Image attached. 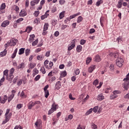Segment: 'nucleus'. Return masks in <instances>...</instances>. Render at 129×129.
<instances>
[{"mask_svg": "<svg viewBox=\"0 0 129 129\" xmlns=\"http://www.w3.org/2000/svg\"><path fill=\"white\" fill-rule=\"evenodd\" d=\"M48 28H49V23H45L43 27V30H44V31H47Z\"/></svg>", "mask_w": 129, "mask_h": 129, "instance_id": "34", "label": "nucleus"}, {"mask_svg": "<svg viewBox=\"0 0 129 129\" xmlns=\"http://www.w3.org/2000/svg\"><path fill=\"white\" fill-rule=\"evenodd\" d=\"M81 45H84L86 43V40L84 39H81L80 41Z\"/></svg>", "mask_w": 129, "mask_h": 129, "instance_id": "60", "label": "nucleus"}, {"mask_svg": "<svg viewBox=\"0 0 129 129\" xmlns=\"http://www.w3.org/2000/svg\"><path fill=\"white\" fill-rule=\"evenodd\" d=\"M102 111V109L101 108H99L98 106H95L93 108H90L87 112L86 113H91V112H92V111H93V112H94L95 113H96V112H98L99 113H100V112H101V111Z\"/></svg>", "mask_w": 129, "mask_h": 129, "instance_id": "3", "label": "nucleus"}, {"mask_svg": "<svg viewBox=\"0 0 129 129\" xmlns=\"http://www.w3.org/2000/svg\"><path fill=\"white\" fill-rule=\"evenodd\" d=\"M36 64L35 62H30L28 66L29 67V69H31V70H32V69H33V68H35V67H36Z\"/></svg>", "mask_w": 129, "mask_h": 129, "instance_id": "23", "label": "nucleus"}, {"mask_svg": "<svg viewBox=\"0 0 129 129\" xmlns=\"http://www.w3.org/2000/svg\"><path fill=\"white\" fill-rule=\"evenodd\" d=\"M33 30V27L31 26H28L25 30V32H27V33H31V31Z\"/></svg>", "mask_w": 129, "mask_h": 129, "instance_id": "31", "label": "nucleus"}, {"mask_svg": "<svg viewBox=\"0 0 129 129\" xmlns=\"http://www.w3.org/2000/svg\"><path fill=\"white\" fill-rule=\"evenodd\" d=\"M38 42H39V40L38 39H36L34 41H33L32 43V46H36L37 44H38Z\"/></svg>", "mask_w": 129, "mask_h": 129, "instance_id": "53", "label": "nucleus"}, {"mask_svg": "<svg viewBox=\"0 0 129 129\" xmlns=\"http://www.w3.org/2000/svg\"><path fill=\"white\" fill-rule=\"evenodd\" d=\"M9 25H10V21H9V20L4 21L2 23L1 27H2V28H6V27H7Z\"/></svg>", "mask_w": 129, "mask_h": 129, "instance_id": "11", "label": "nucleus"}, {"mask_svg": "<svg viewBox=\"0 0 129 129\" xmlns=\"http://www.w3.org/2000/svg\"><path fill=\"white\" fill-rule=\"evenodd\" d=\"M62 83L60 81H57L55 86V89H56L57 90H59L60 88H61V85Z\"/></svg>", "mask_w": 129, "mask_h": 129, "instance_id": "12", "label": "nucleus"}, {"mask_svg": "<svg viewBox=\"0 0 129 129\" xmlns=\"http://www.w3.org/2000/svg\"><path fill=\"white\" fill-rule=\"evenodd\" d=\"M37 74H39V70L37 68H35L33 70V77H35V75H37Z\"/></svg>", "mask_w": 129, "mask_h": 129, "instance_id": "32", "label": "nucleus"}, {"mask_svg": "<svg viewBox=\"0 0 129 129\" xmlns=\"http://www.w3.org/2000/svg\"><path fill=\"white\" fill-rule=\"evenodd\" d=\"M74 73L76 75H79L80 73V70H79V69H77L76 70H75Z\"/></svg>", "mask_w": 129, "mask_h": 129, "instance_id": "49", "label": "nucleus"}, {"mask_svg": "<svg viewBox=\"0 0 129 129\" xmlns=\"http://www.w3.org/2000/svg\"><path fill=\"white\" fill-rule=\"evenodd\" d=\"M34 38H35V35L34 34L30 35V38L29 39V42L30 43H32V42H33V41H34Z\"/></svg>", "mask_w": 129, "mask_h": 129, "instance_id": "37", "label": "nucleus"}, {"mask_svg": "<svg viewBox=\"0 0 129 129\" xmlns=\"http://www.w3.org/2000/svg\"><path fill=\"white\" fill-rule=\"evenodd\" d=\"M27 15V11H26V10H25L24 9L22 10L19 13L20 17H26Z\"/></svg>", "mask_w": 129, "mask_h": 129, "instance_id": "14", "label": "nucleus"}, {"mask_svg": "<svg viewBox=\"0 0 129 129\" xmlns=\"http://www.w3.org/2000/svg\"><path fill=\"white\" fill-rule=\"evenodd\" d=\"M83 21V17L82 16H80L78 18L77 20V23L78 24H79V23H81Z\"/></svg>", "mask_w": 129, "mask_h": 129, "instance_id": "41", "label": "nucleus"}, {"mask_svg": "<svg viewBox=\"0 0 129 129\" xmlns=\"http://www.w3.org/2000/svg\"><path fill=\"white\" fill-rule=\"evenodd\" d=\"M14 72H15V69H14V68H12L10 70L9 74H11V75H13L14 74Z\"/></svg>", "mask_w": 129, "mask_h": 129, "instance_id": "61", "label": "nucleus"}, {"mask_svg": "<svg viewBox=\"0 0 129 129\" xmlns=\"http://www.w3.org/2000/svg\"><path fill=\"white\" fill-rule=\"evenodd\" d=\"M30 52H31V50H30V49H28V48L26 49L25 50L26 56H28Z\"/></svg>", "mask_w": 129, "mask_h": 129, "instance_id": "50", "label": "nucleus"}, {"mask_svg": "<svg viewBox=\"0 0 129 129\" xmlns=\"http://www.w3.org/2000/svg\"><path fill=\"white\" fill-rule=\"evenodd\" d=\"M13 79H14V75H11L10 74H9V75H8L7 77H6L7 80H8V81H10V82L12 81Z\"/></svg>", "mask_w": 129, "mask_h": 129, "instance_id": "18", "label": "nucleus"}, {"mask_svg": "<svg viewBox=\"0 0 129 129\" xmlns=\"http://www.w3.org/2000/svg\"><path fill=\"white\" fill-rule=\"evenodd\" d=\"M48 64H49V60H48V59H46L44 62V66L46 69H49V66H48Z\"/></svg>", "mask_w": 129, "mask_h": 129, "instance_id": "33", "label": "nucleus"}, {"mask_svg": "<svg viewBox=\"0 0 129 129\" xmlns=\"http://www.w3.org/2000/svg\"><path fill=\"white\" fill-rule=\"evenodd\" d=\"M6 3H3L0 7V14H4L5 11H4V10L6 9Z\"/></svg>", "mask_w": 129, "mask_h": 129, "instance_id": "10", "label": "nucleus"}, {"mask_svg": "<svg viewBox=\"0 0 129 129\" xmlns=\"http://www.w3.org/2000/svg\"><path fill=\"white\" fill-rule=\"evenodd\" d=\"M15 93H16V91H15V90H13L12 91V94L10 95L8 99V102H11V101L13 100V98L15 97Z\"/></svg>", "mask_w": 129, "mask_h": 129, "instance_id": "8", "label": "nucleus"}, {"mask_svg": "<svg viewBox=\"0 0 129 129\" xmlns=\"http://www.w3.org/2000/svg\"><path fill=\"white\" fill-rule=\"evenodd\" d=\"M40 78H41V75H38L34 78V80H35V81H38V80H39V79H40Z\"/></svg>", "mask_w": 129, "mask_h": 129, "instance_id": "57", "label": "nucleus"}, {"mask_svg": "<svg viewBox=\"0 0 129 129\" xmlns=\"http://www.w3.org/2000/svg\"><path fill=\"white\" fill-rule=\"evenodd\" d=\"M12 10H13V11H15L16 13H19V11H20V8H19V7H18L17 5H14L12 7Z\"/></svg>", "mask_w": 129, "mask_h": 129, "instance_id": "25", "label": "nucleus"}, {"mask_svg": "<svg viewBox=\"0 0 129 129\" xmlns=\"http://www.w3.org/2000/svg\"><path fill=\"white\" fill-rule=\"evenodd\" d=\"M57 23H58V22L56 20L53 19L52 20V26H56V25H57Z\"/></svg>", "mask_w": 129, "mask_h": 129, "instance_id": "55", "label": "nucleus"}, {"mask_svg": "<svg viewBox=\"0 0 129 129\" xmlns=\"http://www.w3.org/2000/svg\"><path fill=\"white\" fill-rule=\"evenodd\" d=\"M7 53H8V50H7V49H4V51L0 52L1 57H4V56L7 55Z\"/></svg>", "mask_w": 129, "mask_h": 129, "instance_id": "26", "label": "nucleus"}, {"mask_svg": "<svg viewBox=\"0 0 129 129\" xmlns=\"http://www.w3.org/2000/svg\"><path fill=\"white\" fill-rule=\"evenodd\" d=\"M97 99L99 101L103 100V99H104V96H103V94L101 93L99 94L97 96Z\"/></svg>", "mask_w": 129, "mask_h": 129, "instance_id": "19", "label": "nucleus"}, {"mask_svg": "<svg viewBox=\"0 0 129 129\" xmlns=\"http://www.w3.org/2000/svg\"><path fill=\"white\" fill-rule=\"evenodd\" d=\"M98 80L96 79L93 83V85H95V86H96L97 85H98L99 83Z\"/></svg>", "mask_w": 129, "mask_h": 129, "instance_id": "54", "label": "nucleus"}, {"mask_svg": "<svg viewBox=\"0 0 129 129\" xmlns=\"http://www.w3.org/2000/svg\"><path fill=\"white\" fill-rule=\"evenodd\" d=\"M109 57L111 58H114L116 59V64L118 67H121L122 66V63H123V58L121 56H119V53L118 52L113 53L111 52L109 54Z\"/></svg>", "mask_w": 129, "mask_h": 129, "instance_id": "1", "label": "nucleus"}, {"mask_svg": "<svg viewBox=\"0 0 129 129\" xmlns=\"http://www.w3.org/2000/svg\"><path fill=\"white\" fill-rule=\"evenodd\" d=\"M18 42V40L17 39L15 38H12L10 39L9 41L8 42V44L9 46H16L17 45V43Z\"/></svg>", "mask_w": 129, "mask_h": 129, "instance_id": "5", "label": "nucleus"}, {"mask_svg": "<svg viewBox=\"0 0 129 129\" xmlns=\"http://www.w3.org/2000/svg\"><path fill=\"white\" fill-rule=\"evenodd\" d=\"M91 60H92V58H91V56L88 57L87 58V59L86 60V63L87 65L91 62Z\"/></svg>", "mask_w": 129, "mask_h": 129, "instance_id": "36", "label": "nucleus"}, {"mask_svg": "<svg viewBox=\"0 0 129 129\" xmlns=\"http://www.w3.org/2000/svg\"><path fill=\"white\" fill-rule=\"evenodd\" d=\"M49 12H50V11L47 10L44 15L41 16L40 17L41 20H45V19H47V18H48V17H49V14H48V13H49Z\"/></svg>", "mask_w": 129, "mask_h": 129, "instance_id": "13", "label": "nucleus"}, {"mask_svg": "<svg viewBox=\"0 0 129 129\" xmlns=\"http://www.w3.org/2000/svg\"><path fill=\"white\" fill-rule=\"evenodd\" d=\"M40 71L42 73V74H46V69L45 67H42L41 68Z\"/></svg>", "mask_w": 129, "mask_h": 129, "instance_id": "43", "label": "nucleus"}, {"mask_svg": "<svg viewBox=\"0 0 129 129\" xmlns=\"http://www.w3.org/2000/svg\"><path fill=\"white\" fill-rule=\"evenodd\" d=\"M61 76L62 77H65V76H66V75H67V73L66 72V71H64V72H62L61 73Z\"/></svg>", "mask_w": 129, "mask_h": 129, "instance_id": "59", "label": "nucleus"}, {"mask_svg": "<svg viewBox=\"0 0 129 129\" xmlns=\"http://www.w3.org/2000/svg\"><path fill=\"white\" fill-rule=\"evenodd\" d=\"M5 77H3L0 80V86H2V85H3V83H4V82H5Z\"/></svg>", "mask_w": 129, "mask_h": 129, "instance_id": "51", "label": "nucleus"}, {"mask_svg": "<svg viewBox=\"0 0 129 129\" xmlns=\"http://www.w3.org/2000/svg\"><path fill=\"white\" fill-rule=\"evenodd\" d=\"M55 80H56V77H50L49 81H50V82H53V81H55Z\"/></svg>", "mask_w": 129, "mask_h": 129, "instance_id": "48", "label": "nucleus"}, {"mask_svg": "<svg viewBox=\"0 0 129 129\" xmlns=\"http://www.w3.org/2000/svg\"><path fill=\"white\" fill-rule=\"evenodd\" d=\"M21 97H27V96H26V95H25V92L24 91H22L21 92V94L20 95Z\"/></svg>", "mask_w": 129, "mask_h": 129, "instance_id": "63", "label": "nucleus"}, {"mask_svg": "<svg viewBox=\"0 0 129 129\" xmlns=\"http://www.w3.org/2000/svg\"><path fill=\"white\" fill-rule=\"evenodd\" d=\"M25 53V48H21L19 49V55H22V54H24Z\"/></svg>", "mask_w": 129, "mask_h": 129, "instance_id": "38", "label": "nucleus"}, {"mask_svg": "<svg viewBox=\"0 0 129 129\" xmlns=\"http://www.w3.org/2000/svg\"><path fill=\"white\" fill-rule=\"evenodd\" d=\"M93 60L95 62H100V61H101V57L99 55H96L94 57Z\"/></svg>", "mask_w": 129, "mask_h": 129, "instance_id": "16", "label": "nucleus"}, {"mask_svg": "<svg viewBox=\"0 0 129 129\" xmlns=\"http://www.w3.org/2000/svg\"><path fill=\"white\" fill-rule=\"evenodd\" d=\"M111 91H112V89H111V88H110V87H109L107 88L105 92L106 93H109V92H111Z\"/></svg>", "mask_w": 129, "mask_h": 129, "instance_id": "45", "label": "nucleus"}, {"mask_svg": "<svg viewBox=\"0 0 129 129\" xmlns=\"http://www.w3.org/2000/svg\"><path fill=\"white\" fill-rule=\"evenodd\" d=\"M57 110V105L55 104H53L51 106V108L49 110L48 113H53L54 111Z\"/></svg>", "mask_w": 129, "mask_h": 129, "instance_id": "7", "label": "nucleus"}, {"mask_svg": "<svg viewBox=\"0 0 129 129\" xmlns=\"http://www.w3.org/2000/svg\"><path fill=\"white\" fill-rule=\"evenodd\" d=\"M65 17V11H62L59 14V18L60 20H62Z\"/></svg>", "mask_w": 129, "mask_h": 129, "instance_id": "29", "label": "nucleus"}, {"mask_svg": "<svg viewBox=\"0 0 129 129\" xmlns=\"http://www.w3.org/2000/svg\"><path fill=\"white\" fill-rule=\"evenodd\" d=\"M23 21H24V18H20L19 19H18L17 20H16V21H15V23H17V24H21V23H22V22H23Z\"/></svg>", "mask_w": 129, "mask_h": 129, "instance_id": "35", "label": "nucleus"}, {"mask_svg": "<svg viewBox=\"0 0 129 129\" xmlns=\"http://www.w3.org/2000/svg\"><path fill=\"white\" fill-rule=\"evenodd\" d=\"M39 15H40V12H39V11H35V12L34 13V15L35 16V17L36 18L38 17Z\"/></svg>", "mask_w": 129, "mask_h": 129, "instance_id": "58", "label": "nucleus"}, {"mask_svg": "<svg viewBox=\"0 0 129 129\" xmlns=\"http://www.w3.org/2000/svg\"><path fill=\"white\" fill-rule=\"evenodd\" d=\"M36 104H41V102L40 101H35L34 103L33 101H30L27 105L28 109H32V107L35 106Z\"/></svg>", "mask_w": 129, "mask_h": 129, "instance_id": "4", "label": "nucleus"}, {"mask_svg": "<svg viewBox=\"0 0 129 129\" xmlns=\"http://www.w3.org/2000/svg\"><path fill=\"white\" fill-rule=\"evenodd\" d=\"M81 15V13L80 12H79L78 13H76V14H74L73 15H71L70 16V20H72V19H75V18H76L78 16H80Z\"/></svg>", "mask_w": 129, "mask_h": 129, "instance_id": "22", "label": "nucleus"}, {"mask_svg": "<svg viewBox=\"0 0 129 129\" xmlns=\"http://www.w3.org/2000/svg\"><path fill=\"white\" fill-rule=\"evenodd\" d=\"M67 27H68V25H63L62 26H61V30H65V29H66V28H67Z\"/></svg>", "mask_w": 129, "mask_h": 129, "instance_id": "64", "label": "nucleus"}, {"mask_svg": "<svg viewBox=\"0 0 129 129\" xmlns=\"http://www.w3.org/2000/svg\"><path fill=\"white\" fill-rule=\"evenodd\" d=\"M115 98H117V95H115V94H113L110 96V99H114Z\"/></svg>", "mask_w": 129, "mask_h": 129, "instance_id": "39", "label": "nucleus"}, {"mask_svg": "<svg viewBox=\"0 0 129 129\" xmlns=\"http://www.w3.org/2000/svg\"><path fill=\"white\" fill-rule=\"evenodd\" d=\"M33 23L34 24H36V25H38L39 23H40V18H37L35 19H34Z\"/></svg>", "mask_w": 129, "mask_h": 129, "instance_id": "42", "label": "nucleus"}, {"mask_svg": "<svg viewBox=\"0 0 129 129\" xmlns=\"http://www.w3.org/2000/svg\"><path fill=\"white\" fill-rule=\"evenodd\" d=\"M35 125L36 127L39 128V126L42 125V120L40 119H37V121L35 123Z\"/></svg>", "mask_w": 129, "mask_h": 129, "instance_id": "15", "label": "nucleus"}, {"mask_svg": "<svg viewBox=\"0 0 129 129\" xmlns=\"http://www.w3.org/2000/svg\"><path fill=\"white\" fill-rule=\"evenodd\" d=\"M49 91H44V95H45V97L46 98H48V97L49 95Z\"/></svg>", "mask_w": 129, "mask_h": 129, "instance_id": "47", "label": "nucleus"}, {"mask_svg": "<svg viewBox=\"0 0 129 129\" xmlns=\"http://www.w3.org/2000/svg\"><path fill=\"white\" fill-rule=\"evenodd\" d=\"M11 116H12V114L11 113H6L5 114V117L6 119L5 120L3 121V124H5V123H7L9 120H10V119L11 118Z\"/></svg>", "mask_w": 129, "mask_h": 129, "instance_id": "6", "label": "nucleus"}, {"mask_svg": "<svg viewBox=\"0 0 129 129\" xmlns=\"http://www.w3.org/2000/svg\"><path fill=\"white\" fill-rule=\"evenodd\" d=\"M18 69H21L22 68H25V63H20L18 67H17Z\"/></svg>", "mask_w": 129, "mask_h": 129, "instance_id": "40", "label": "nucleus"}, {"mask_svg": "<svg viewBox=\"0 0 129 129\" xmlns=\"http://www.w3.org/2000/svg\"><path fill=\"white\" fill-rule=\"evenodd\" d=\"M7 100H8V96H7V95H4L3 99L2 97H0V104L2 103L3 104H5V103L7 102Z\"/></svg>", "mask_w": 129, "mask_h": 129, "instance_id": "9", "label": "nucleus"}, {"mask_svg": "<svg viewBox=\"0 0 129 129\" xmlns=\"http://www.w3.org/2000/svg\"><path fill=\"white\" fill-rule=\"evenodd\" d=\"M75 47V41L74 40H73L72 42V45L70 46L68 48V51H71L72 49H74Z\"/></svg>", "mask_w": 129, "mask_h": 129, "instance_id": "17", "label": "nucleus"}, {"mask_svg": "<svg viewBox=\"0 0 129 129\" xmlns=\"http://www.w3.org/2000/svg\"><path fill=\"white\" fill-rule=\"evenodd\" d=\"M96 68L95 65H92L88 69V72L89 73H92L93 72V70H94Z\"/></svg>", "mask_w": 129, "mask_h": 129, "instance_id": "20", "label": "nucleus"}, {"mask_svg": "<svg viewBox=\"0 0 129 129\" xmlns=\"http://www.w3.org/2000/svg\"><path fill=\"white\" fill-rule=\"evenodd\" d=\"M91 127L93 129H96L97 128V125H96V124L93 123L91 125Z\"/></svg>", "mask_w": 129, "mask_h": 129, "instance_id": "62", "label": "nucleus"}, {"mask_svg": "<svg viewBox=\"0 0 129 129\" xmlns=\"http://www.w3.org/2000/svg\"><path fill=\"white\" fill-rule=\"evenodd\" d=\"M129 73L126 76V78L123 80L124 83L122 84V87L125 90H128L129 88Z\"/></svg>", "mask_w": 129, "mask_h": 129, "instance_id": "2", "label": "nucleus"}, {"mask_svg": "<svg viewBox=\"0 0 129 129\" xmlns=\"http://www.w3.org/2000/svg\"><path fill=\"white\" fill-rule=\"evenodd\" d=\"M3 74H4L3 77H5V76L7 77L9 75V70H5L3 72Z\"/></svg>", "mask_w": 129, "mask_h": 129, "instance_id": "44", "label": "nucleus"}, {"mask_svg": "<svg viewBox=\"0 0 129 129\" xmlns=\"http://www.w3.org/2000/svg\"><path fill=\"white\" fill-rule=\"evenodd\" d=\"M122 2L123 0H119L118 2V4L117 5V8L118 9H120L121 7H122Z\"/></svg>", "mask_w": 129, "mask_h": 129, "instance_id": "28", "label": "nucleus"}, {"mask_svg": "<svg viewBox=\"0 0 129 129\" xmlns=\"http://www.w3.org/2000/svg\"><path fill=\"white\" fill-rule=\"evenodd\" d=\"M103 1H102V0H98V2L96 3V6L98 7L100 6L101 4H103Z\"/></svg>", "mask_w": 129, "mask_h": 129, "instance_id": "46", "label": "nucleus"}, {"mask_svg": "<svg viewBox=\"0 0 129 129\" xmlns=\"http://www.w3.org/2000/svg\"><path fill=\"white\" fill-rule=\"evenodd\" d=\"M17 53H18V48H16L14 50V53L11 55L12 59H15V58H16V56H17Z\"/></svg>", "mask_w": 129, "mask_h": 129, "instance_id": "27", "label": "nucleus"}, {"mask_svg": "<svg viewBox=\"0 0 129 129\" xmlns=\"http://www.w3.org/2000/svg\"><path fill=\"white\" fill-rule=\"evenodd\" d=\"M116 41H117L118 44L119 43H121V41H122V38L120 36L117 38Z\"/></svg>", "mask_w": 129, "mask_h": 129, "instance_id": "56", "label": "nucleus"}, {"mask_svg": "<svg viewBox=\"0 0 129 129\" xmlns=\"http://www.w3.org/2000/svg\"><path fill=\"white\" fill-rule=\"evenodd\" d=\"M77 52H78V53H80V52H81V51H82V46L79 45L77 46Z\"/></svg>", "mask_w": 129, "mask_h": 129, "instance_id": "30", "label": "nucleus"}, {"mask_svg": "<svg viewBox=\"0 0 129 129\" xmlns=\"http://www.w3.org/2000/svg\"><path fill=\"white\" fill-rule=\"evenodd\" d=\"M53 62L50 61L49 63L48 69H48V70L51 69L53 67Z\"/></svg>", "mask_w": 129, "mask_h": 129, "instance_id": "52", "label": "nucleus"}, {"mask_svg": "<svg viewBox=\"0 0 129 129\" xmlns=\"http://www.w3.org/2000/svg\"><path fill=\"white\" fill-rule=\"evenodd\" d=\"M40 2V0H34L30 2V5L31 7H34L35 5H38Z\"/></svg>", "mask_w": 129, "mask_h": 129, "instance_id": "21", "label": "nucleus"}, {"mask_svg": "<svg viewBox=\"0 0 129 129\" xmlns=\"http://www.w3.org/2000/svg\"><path fill=\"white\" fill-rule=\"evenodd\" d=\"M36 59L38 61H43L44 60V55L43 54L38 55L37 56Z\"/></svg>", "mask_w": 129, "mask_h": 129, "instance_id": "24", "label": "nucleus"}]
</instances>
